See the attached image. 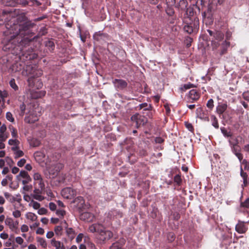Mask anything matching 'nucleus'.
Returning a JSON list of instances; mask_svg holds the SVG:
<instances>
[{"label":"nucleus","instance_id":"3","mask_svg":"<svg viewBox=\"0 0 249 249\" xmlns=\"http://www.w3.org/2000/svg\"><path fill=\"white\" fill-rule=\"evenodd\" d=\"M22 75L28 76L27 83L29 87H34L35 78L39 77L42 75V71L36 70L31 65L27 66L25 70L22 72Z\"/></svg>","mask_w":249,"mask_h":249},{"label":"nucleus","instance_id":"5","mask_svg":"<svg viewBox=\"0 0 249 249\" xmlns=\"http://www.w3.org/2000/svg\"><path fill=\"white\" fill-rule=\"evenodd\" d=\"M131 121L135 126L138 128L143 126L147 122L146 117L139 113H136L131 117Z\"/></svg>","mask_w":249,"mask_h":249},{"label":"nucleus","instance_id":"63","mask_svg":"<svg viewBox=\"0 0 249 249\" xmlns=\"http://www.w3.org/2000/svg\"><path fill=\"white\" fill-rule=\"evenodd\" d=\"M13 215L16 218H18L21 216V213L19 210H16L13 212Z\"/></svg>","mask_w":249,"mask_h":249},{"label":"nucleus","instance_id":"58","mask_svg":"<svg viewBox=\"0 0 249 249\" xmlns=\"http://www.w3.org/2000/svg\"><path fill=\"white\" fill-rule=\"evenodd\" d=\"M155 142L157 143H162L164 142V140L160 137H157L155 138Z\"/></svg>","mask_w":249,"mask_h":249},{"label":"nucleus","instance_id":"20","mask_svg":"<svg viewBox=\"0 0 249 249\" xmlns=\"http://www.w3.org/2000/svg\"><path fill=\"white\" fill-rule=\"evenodd\" d=\"M73 203L75 204L76 207L78 209H81L83 207L85 201L83 197L78 196L74 199Z\"/></svg>","mask_w":249,"mask_h":249},{"label":"nucleus","instance_id":"29","mask_svg":"<svg viewBox=\"0 0 249 249\" xmlns=\"http://www.w3.org/2000/svg\"><path fill=\"white\" fill-rule=\"evenodd\" d=\"M51 244L52 245L55 247L56 249H59L60 248H61L62 249H64V247L62 245L61 247V243L60 241H56L55 239H53L51 240Z\"/></svg>","mask_w":249,"mask_h":249},{"label":"nucleus","instance_id":"2","mask_svg":"<svg viewBox=\"0 0 249 249\" xmlns=\"http://www.w3.org/2000/svg\"><path fill=\"white\" fill-rule=\"evenodd\" d=\"M182 20L184 25L183 29L185 32L191 34L198 31L199 26V19L193 7L187 8Z\"/></svg>","mask_w":249,"mask_h":249},{"label":"nucleus","instance_id":"53","mask_svg":"<svg viewBox=\"0 0 249 249\" xmlns=\"http://www.w3.org/2000/svg\"><path fill=\"white\" fill-rule=\"evenodd\" d=\"M240 175L242 177V178H243V180H245V181H246V179L248 178V174L247 173L244 172L243 171V170L242 167H241V169H240Z\"/></svg>","mask_w":249,"mask_h":249},{"label":"nucleus","instance_id":"42","mask_svg":"<svg viewBox=\"0 0 249 249\" xmlns=\"http://www.w3.org/2000/svg\"><path fill=\"white\" fill-rule=\"evenodd\" d=\"M222 133L226 137H229L231 136V132L228 131L225 127H221L220 128Z\"/></svg>","mask_w":249,"mask_h":249},{"label":"nucleus","instance_id":"10","mask_svg":"<svg viewBox=\"0 0 249 249\" xmlns=\"http://www.w3.org/2000/svg\"><path fill=\"white\" fill-rule=\"evenodd\" d=\"M21 178H23L24 179L22 181V184L23 185L28 184L30 181H31V178L30 176L25 171H21L19 175L17 176V178L18 180H20Z\"/></svg>","mask_w":249,"mask_h":249},{"label":"nucleus","instance_id":"33","mask_svg":"<svg viewBox=\"0 0 249 249\" xmlns=\"http://www.w3.org/2000/svg\"><path fill=\"white\" fill-rule=\"evenodd\" d=\"M220 41H216L213 39L211 40V45L213 51L217 50V49L220 46L221 44H220Z\"/></svg>","mask_w":249,"mask_h":249},{"label":"nucleus","instance_id":"57","mask_svg":"<svg viewBox=\"0 0 249 249\" xmlns=\"http://www.w3.org/2000/svg\"><path fill=\"white\" fill-rule=\"evenodd\" d=\"M15 154H16L15 158H18L22 157L24 155V153L22 151L18 150L17 151Z\"/></svg>","mask_w":249,"mask_h":249},{"label":"nucleus","instance_id":"31","mask_svg":"<svg viewBox=\"0 0 249 249\" xmlns=\"http://www.w3.org/2000/svg\"><path fill=\"white\" fill-rule=\"evenodd\" d=\"M140 109L144 108V110H151L152 106L147 103H143L139 105Z\"/></svg>","mask_w":249,"mask_h":249},{"label":"nucleus","instance_id":"18","mask_svg":"<svg viewBox=\"0 0 249 249\" xmlns=\"http://www.w3.org/2000/svg\"><path fill=\"white\" fill-rule=\"evenodd\" d=\"M21 4L23 6L29 5L30 6L36 5L39 6L41 5V3L37 0H23Z\"/></svg>","mask_w":249,"mask_h":249},{"label":"nucleus","instance_id":"34","mask_svg":"<svg viewBox=\"0 0 249 249\" xmlns=\"http://www.w3.org/2000/svg\"><path fill=\"white\" fill-rule=\"evenodd\" d=\"M37 242L40 244L44 248H46L47 246V244L46 240L40 237H38L36 238Z\"/></svg>","mask_w":249,"mask_h":249},{"label":"nucleus","instance_id":"27","mask_svg":"<svg viewBox=\"0 0 249 249\" xmlns=\"http://www.w3.org/2000/svg\"><path fill=\"white\" fill-rule=\"evenodd\" d=\"M8 128L11 131L12 137L14 139L17 138L18 137V134L17 129L12 125H9Z\"/></svg>","mask_w":249,"mask_h":249},{"label":"nucleus","instance_id":"16","mask_svg":"<svg viewBox=\"0 0 249 249\" xmlns=\"http://www.w3.org/2000/svg\"><path fill=\"white\" fill-rule=\"evenodd\" d=\"M103 228V226L98 223H95L90 225L89 227V231L90 232L94 233L95 232L100 233L101 229Z\"/></svg>","mask_w":249,"mask_h":249},{"label":"nucleus","instance_id":"64","mask_svg":"<svg viewBox=\"0 0 249 249\" xmlns=\"http://www.w3.org/2000/svg\"><path fill=\"white\" fill-rule=\"evenodd\" d=\"M15 240L16 243L19 245H21L24 241L23 239L21 237L19 236L17 237L16 238Z\"/></svg>","mask_w":249,"mask_h":249},{"label":"nucleus","instance_id":"38","mask_svg":"<svg viewBox=\"0 0 249 249\" xmlns=\"http://www.w3.org/2000/svg\"><path fill=\"white\" fill-rule=\"evenodd\" d=\"M26 217L33 221H36L37 219V216L32 213H27Z\"/></svg>","mask_w":249,"mask_h":249},{"label":"nucleus","instance_id":"21","mask_svg":"<svg viewBox=\"0 0 249 249\" xmlns=\"http://www.w3.org/2000/svg\"><path fill=\"white\" fill-rule=\"evenodd\" d=\"M223 33L219 31H215L213 37L211 38V40H215L216 41H221L224 38Z\"/></svg>","mask_w":249,"mask_h":249},{"label":"nucleus","instance_id":"19","mask_svg":"<svg viewBox=\"0 0 249 249\" xmlns=\"http://www.w3.org/2000/svg\"><path fill=\"white\" fill-rule=\"evenodd\" d=\"M188 4L187 0H180L175 7L181 11H185L187 9Z\"/></svg>","mask_w":249,"mask_h":249},{"label":"nucleus","instance_id":"49","mask_svg":"<svg viewBox=\"0 0 249 249\" xmlns=\"http://www.w3.org/2000/svg\"><path fill=\"white\" fill-rule=\"evenodd\" d=\"M30 144L33 147H36L39 145L40 142L37 139H33L30 142Z\"/></svg>","mask_w":249,"mask_h":249},{"label":"nucleus","instance_id":"40","mask_svg":"<svg viewBox=\"0 0 249 249\" xmlns=\"http://www.w3.org/2000/svg\"><path fill=\"white\" fill-rule=\"evenodd\" d=\"M8 95V94L7 91H2L0 89V98L1 99L3 102H5V99L7 97Z\"/></svg>","mask_w":249,"mask_h":249},{"label":"nucleus","instance_id":"24","mask_svg":"<svg viewBox=\"0 0 249 249\" xmlns=\"http://www.w3.org/2000/svg\"><path fill=\"white\" fill-rule=\"evenodd\" d=\"M122 213L116 210H112L108 213L107 217L109 218H113L114 216L121 217H122Z\"/></svg>","mask_w":249,"mask_h":249},{"label":"nucleus","instance_id":"52","mask_svg":"<svg viewBox=\"0 0 249 249\" xmlns=\"http://www.w3.org/2000/svg\"><path fill=\"white\" fill-rule=\"evenodd\" d=\"M36 185H37V186L40 188L45 189V184L43 180L36 182L35 186Z\"/></svg>","mask_w":249,"mask_h":249},{"label":"nucleus","instance_id":"44","mask_svg":"<svg viewBox=\"0 0 249 249\" xmlns=\"http://www.w3.org/2000/svg\"><path fill=\"white\" fill-rule=\"evenodd\" d=\"M185 127L189 130L190 131L193 132L194 131V127L192 124L188 122H185L184 123Z\"/></svg>","mask_w":249,"mask_h":249},{"label":"nucleus","instance_id":"7","mask_svg":"<svg viewBox=\"0 0 249 249\" xmlns=\"http://www.w3.org/2000/svg\"><path fill=\"white\" fill-rule=\"evenodd\" d=\"M61 195L66 199H71L76 195V191L71 187H66L62 190Z\"/></svg>","mask_w":249,"mask_h":249},{"label":"nucleus","instance_id":"39","mask_svg":"<svg viewBox=\"0 0 249 249\" xmlns=\"http://www.w3.org/2000/svg\"><path fill=\"white\" fill-rule=\"evenodd\" d=\"M198 117L205 121H209V119L208 114L205 112V111L203 113H199V115Z\"/></svg>","mask_w":249,"mask_h":249},{"label":"nucleus","instance_id":"23","mask_svg":"<svg viewBox=\"0 0 249 249\" xmlns=\"http://www.w3.org/2000/svg\"><path fill=\"white\" fill-rule=\"evenodd\" d=\"M227 109V104L223 103L219 104L216 107V112L220 116Z\"/></svg>","mask_w":249,"mask_h":249},{"label":"nucleus","instance_id":"9","mask_svg":"<svg viewBox=\"0 0 249 249\" xmlns=\"http://www.w3.org/2000/svg\"><path fill=\"white\" fill-rule=\"evenodd\" d=\"M115 88L118 90H123L127 86V83L124 80L115 79L112 81Z\"/></svg>","mask_w":249,"mask_h":249},{"label":"nucleus","instance_id":"8","mask_svg":"<svg viewBox=\"0 0 249 249\" xmlns=\"http://www.w3.org/2000/svg\"><path fill=\"white\" fill-rule=\"evenodd\" d=\"M45 189H41L35 186V189L33 192V197L34 199L39 201H42L44 199V197L42 196L44 193Z\"/></svg>","mask_w":249,"mask_h":249},{"label":"nucleus","instance_id":"61","mask_svg":"<svg viewBox=\"0 0 249 249\" xmlns=\"http://www.w3.org/2000/svg\"><path fill=\"white\" fill-rule=\"evenodd\" d=\"M26 163V160L24 159H22L18 162L17 165L19 167H22Z\"/></svg>","mask_w":249,"mask_h":249},{"label":"nucleus","instance_id":"25","mask_svg":"<svg viewBox=\"0 0 249 249\" xmlns=\"http://www.w3.org/2000/svg\"><path fill=\"white\" fill-rule=\"evenodd\" d=\"M8 144L10 145H15L16 147H13L12 149L13 150H16L18 148V145L19 144V141L18 140L17 138L15 139H10L8 141Z\"/></svg>","mask_w":249,"mask_h":249},{"label":"nucleus","instance_id":"41","mask_svg":"<svg viewBox=\"0 0 249 249\" xmlns=\"http://www.w3.org/2000/svg\"><path fill=\"white\" fill-rule=\"evenodd\" d=\"M66 211L62 209H58L56 211V215H58L60 218H63L64 215L66 214Z\"/></svg>","mask_w":249,"mask_h":249},{"label":"nucleus","instance_id":"54","mask_svg":"<svg viewBox=\"0 0 249 249\" xmlns=\"http://www.w3.org/2000/svg\"><path fill=\"white\" fill-rule=\"evenodd\" d=\"M47 210L44 208H41L38 210V213L40 215L46 214L47 213Z\"/></svg>","mask_w":249,"mask_h":249},{"label":"nucleus","instance_id":"51","mask_svg":"<svg viewBox=\"0 0 249 249\" xmlns=\"http://www.w3.org/2000/svg\"><path fill=\"white\" fill-rule=\"evenodd\" d=\"M47 33V29L46 27H42L40 29L39 33L38 36H42L45 35Z\"/></svg>","mask_w":249,"mask_h":249},{"label":"nucleus","instance_id":"22","mask_svg":"<svg viewBox=\"0 0 249 249\" xmlns=\"http://www.w3.org/2000/svg\"><path fill=\"white\" fill-rule=\"evenodd\" d=\"M5 224L9 226L10 229L15 230L18 228V222H14L12 219L7 218L5 221Z\"/></svg>","mask_w":249,"mask_h":249},{"label":"nucleus","instance_id":"17","mask_svg":"<svg viewBox=\"0 0 249 249\" xmlns=\"http://www.w3.org/2000/svg\"><path fill=\"white\" fill-rule=\"evenodd\" d=\"M231 149L232 152L236 156V157L239 160L240 162H241L243 159V155L241 153V149L240 146H238L236 147H233Z\"/></svg>","mask_w":249,"mask_h":249},{"label":"nucleus","instance_id":"1","mask_svg":"<svg viewBox=\"0 0 249 249\" xmlns=\"http://www.w3.org/2000/svg\"><path fill=\"white\" fill-rule=\"evenodd\" d=\"M20 17L12 18L6 23L5 27L7 29L6 32L9 36L7 38V42L5 45L6 49L9 50L17 49L21 51L23 46L27 45L35 37L31 33V24L28 23H22L20 20Z\"/></svg>","mask_w":249,"mask_h":249},{"label":"nucleus","instance_id":"43","mask_svg":"<svg viewBox=\"0 0 249 249\" xmlns=\"http://www.w3.org/2000/svg\"><path fill=\"white\" fill-rule=\"evenodd\" d=\"M6 118L10 122L13 123L15 121V119L13 117L12 114L10 112H7L6 113Z\"/></svg>","mask_w":249,"mask_h":249},{"label":"nucleus","instance_id":"56","mask_svg":"<svg viewBox=\"0 0 249 249\" xmlns=\"http://www.w3.org/2000/svg\"><path fill=\"white\" fill-rule=\"evenodd\" d=\"M229 143H230L231 149L233 147H236L239 146L238 145V141L237 139L235 140V142H231V141H229Z\"/></svg>","mask_w":249,"mask_h":249},{"label":"nucleus","instance_id":"50","mask_svg":"<svg viewBox=\"0 0 249 249\" xmlns=\"http://www.w3.org/2000/svg\"><path fill=\"white\" fill-rule=\"evenodd\" d=\"M241 207L245 208H249V198H247L244 202L241 203Z\"/></svg>","mask_w":249,"mask_h":249},{"label":"nucleus","instance_id":"60","mask_svg":"<svg viewBox=\"0 0 249 249\" xmlns=\"http://www.w3.org/2000/svg\"><path fill=\"white\" fill-rule=\"evenodd\" d=\"M49 207L50 209L52 211L56 210V205L53 202H50L49 204Z\"/></svg>","mask_w":249,"mask_h":249},{"label":"nucleus","instance_id":"36","mask_svg":"<svg viewBox=\"0 0 249 249\" xmlns=\"http://www.w3.org/2000/svg\"><path fill=\"white\" fill-rule=\"evenodd\" d=\"M167 238L169 242H172L176 238L175 234L173 232H168L167 234Z\"/></svg>","mask_w":249,"mask_h":249},{"label":"nucleus","instance_id":"6","mask_svg":"<svg viewBox=\"0 0 249 249\" xmlns=\"http://www.w3.org/2000/svg\"><path fill=\"white\" fill-rule=\"evenodd\" d=\"M188 103H194L199 100L200 97L199 91L196 89H191L186 95Z\"/></svg>","mask_w":249,"mask_h":249},{"label":"nucleus","instance_id":"26","mask_svg":"<svg viewBox=\"0 0 249 249\" xmlns=\"http://www.w3.org/2000/svg\"><path fill=\"white\" fill-rule=\"evenodd\" d=\"M9 85L10 87L13 89V90L16 92L17 93H19V88L18 86L16 83L15 79L12 78L11 79L9 82Z\"/></svg>","mask_w":249,"mask_h":249},{"label":"nucleus","instance_id":"11","mask_svg":"<svg viewBox=\"0 0 249 249\" xmlns=\"http://www.w3.org/2000/svg\"><path fill=\"white\" fill-rule=\"evenodd\" d=\"M99 238L102 241H106L110 239L113 236L112 232L108 230H105L104 227L101 229L100 232Z\"/></svg>","mask_w":249,"mask_h":249},{"label":"nucleus","instance_id":"59","mask_svg":"<svg viewBox=\"0 0 249 249\" xmlns=\"http://www.w3.org/2000/svg\"><path fill=\"white\" fill-rule=\"evenodd\" d=\"M192 42V38L188 37L185 40V43L187 47H190L191 45V42Z\"/></svg>","mask_w":249,"mask_h":249},{"label":"nucleus","instance_id":"30","mask_svg":"<svg viewBox=\"0 0 249 249\" xmlns=\"http://www.w3.org/2000/svg\"><path fill=\"white\" fill-rule=\"evenodd\" d=\"M195 87H196V86L194 84H192L191 83H188L187 84L183 85L180 88V90L184 92V91H185L187 89L194 88Z\"/></svg>","mask_w":249,"mask_h":249},{"label":"nucleus","instance_id":"62","mask_svg":"<svg viewBox=\"0 0 249 249\" xmlns=\"http://www.w3.org/2000/svg\"><path fill=\"white\" fill-rule=\"evenodd\" d=\"M243 98L246 101H249V92L246 91L242 94Z\"/></svg>","mask_w":249,"mask_h":249},{"label":"nucleus","instance_id":"15","mask_svg":"<svg viewBox=\"0 0 249 249\" xmlns=\"http://www.w3.org/2000/svg\"><path fill=\"white\" fill-rule=\"evenodd\" d=\"M248 230V228L245 225L244 222L239 221L235 226V230L239 233H244Z\"/></svg>","mask_w":249,"mask_h":249},{"label":"nucleus","instance_id":"45","mask_svg":"<svg viewBox=\"0 0 249 249\" xmlns=\"http://www.w3.org/2000/svg\"><path fill=\"white\" fill-rule=\"evenodd\" d=\"M240 162L244 165V168L245 170H249V163L247 160L245 159L243 160H242Z\"/></svg>","mask_w":249,"mask_h":249},{"label":"nucleus","instance_id":"4","mask_svg":"<svg viewBox=\"0 0 249 249\" xmlns=\"http://www.w3.org/2000/svg\"><path fill=\"white\" fill-rule=\"evenodd\" d=\"M64 167V164L60 162L51 166H47V170L49 174V178H54L56 177Z\"/></svg>","mask_w":249,"mask_h":249},{"label":"nucleus","instance_id":"32","mask_svg":"<svg viewBox=\"0 0 249 249\" xmlns=\"http://www.w3.org/2000/svg\"><path fill=\"white\" fill-rule=\"evenodd\" d=\"M165 12L167 15L170 17H173L175 15V11L173 6H167Z\"/></svg>","mask_w":249,"mask_h":249},{"label":"nucleus","instance_id":"55","mask_svg":"<svg viewBox=\"0 0 249 249\" xmlns=\"http://www.w3.org/2000/svg\"><path fill=\"white\" fill-rule=\"evenodd\" d=\"M176 0H166V4L168 6H174L176 4Z\"/></svg>","mask_w":249,"mask_h":249},{"label":"nucleus","instance_id":"14","mask_svg":"<svg viewBox=\"0 0 249 249\" xmlns=\"http://www.w3.org/2000/svg\"><path fill=\"white\" fill-rule=\"evenodd\" d=\"M230 46V42L226 40L223 41V42L220 45V49L218 51H219V54L220 56H222L227 53L228 49Z\"/></svg>","mask_w":249,"mask_h":249},{"label":"nucleus","instance_id":"47","mask_svg":"<svg viewBox=\"0 0 249 249\" xmlns=\"http://www.w3.org/2000/svg\"><path fill=\"white\" fill-rule=\"evenodd\" d=\"M206 106L208 108L212 110L214 107L213 99H209L207 103Z\"/></svg>","mask_w":249,"mask_h":249},{"label":"nucleus","instance_id":"48","mask_svg":"<svg viewBox=\"0 0 249 249\" xmlns=\"http://www.w3.org/2000/svg\"><path fill=\"white\" fill-rule=\"evenodd\" d=\"M225 0H209L211 4L214 5H217V4H221Z\"/></svg>","mask_w":249,"mask_h":249},{"label":"nucleus","instance_id":"13","mask_svg":"<svg viewBox=\"0 0 249 249\" xmlns=\"http://www.w3.org/2000/svg\"><path fill=\"white\" fill-rule=\"evenodd\" d=\"M108 37V36L107 34L103 33L100 31L95 33L93 36V39L97 41L105 40Z\"/></svg>","mask_w":249,"mask_h":249},{"label":"nucleus","instance_id":"28","mask_svg":"<svg viewBox=\"0 0 249 249\" xmlns=\"http://www.w3.org/2000/svg\"><path fill=\"white\" fill-rule=\"evenodd\" d=\"M211 120L212 125L216 129H218L219 128V124L216 116L213 115H211Z\"/></svg>","mask_w":249,"mask_h":249},{"label":"nucleus","instance_id":"35","mask_svg":"<svg viewBox=\"0 0 249 249\" xmlns=\"http://www.w3.org/2000/svg\"><path fill=\"white\" fill-rule=\"evenodd\" d=\"M45 45L51 52L53 51L54 49L55 45L53 41L48 40L46 42Z\"/></svg>","mask_w":249,"mask_h":249},{"label":"nucleus","instance_id":"37","mask_svg":"<svg viewBox=\"0 0 249 249\" xmlns=\"http://www.w3.org/2000/svg\"><path fill=\"white\" fill-rule=\"evenodd\" d=\"M174 181L178 186H180L182 183V179L179 174L176 175L174 178Z\"/></svg>","mask_w":249,"mask_h":249},{"label":"nucleus","instance_id":"12","mask_svg":"<svg viewBox=\"0 0 249 249\" xmlns=\"http://www.w3.org/2000/svg\"><path fill=\"white\" fill-rule=\"evenodd\" d=\"M80 218L81 220L87 222H91L93 221L95 218V216L91 213L85 212L80 214Z\"/></svg>","mask_w":249,"mask_h":249},{"label":"nucleus","instance_id":"46","mask_svg":"<svg viewBox=\"0 0 249 249\" xmlns=\"http://www.w3.org/2000/svg\"><path fill=\"white\" fill-rule=\"evenodd\" d=\"M34 179L36 181V182L43 180L41 175L38 173L34 174Z\"/></svg>","mask_w":249,"mask_h":249}]
</instances>
